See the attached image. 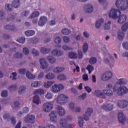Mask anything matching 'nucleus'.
Wrapping results in <instances>:
<instances>
[{
    "label": "nucleus",
    "instance_id": "nucleus-34",
    "mask_svg": "<svg viewBox=\"0 0 128 128\" xmlns=\"http://www.w3.org/2000/svg\"><path fill=\"white\" fill-rule=\"evenodd\" d=\"M96 62H98V59L96 57H91L89 60L90 64H96Z\"/></svg>",
    "mask_w": 128,
    "mask_h": 128
},
{
    "label": "nucleus",
    "instance_id": "nucleus-22",
    "mask_svg": "<svg viewBox=\"0 0 128 128\" xmlns=\"http://www.w3.org/2000/svg\"><path fill=\"white\" fill-rule=\"evenodd\" d=\"M104 20L102 18H100V20H98L95 24L96 28H100V26H102V24H104Z\"/></svg>",
    "mask_w": 128,
    "mask_h": 128
},
{
    "label": "nucleus",
    "instance_id": "nucleus-13",
    "mask_svg": "<svg viewBox=\"0 0 128 128\" xmlns=\"http://www.w3.org/2000/svg\"><path fill=\"white\" fill-rule=\"evenodd\" d=\"M118 104L120 108H126L128 106V102L126 100H120L118 102Z\"/></svg>",
    "mask_w": 128,
    "mask_h": 128
},
{
    "label": "nucleus",
    "instance_id": "nucleus-35",
    "mask_svg": "<svg viewBox=\"0 0 128 128\" xmlns=\"http://www.w3.org/2000/svg\"><path fill=\"white\" fill-rule=\"evenodd\" d=\"M30 52H32V54H34V56H40V52H38V50H36L34 48H32L31 49V51Z\"/></svg>",
    "mask_w": 128,
    "mask_h": 128
},
{
    "label": "nucleus",
    "instance_id": "nucleus-21",
    "mask_svg": "<svg viewBox=\"0 0 128 128\" xmlns=\"http://www.w3.org/2000/svg\"><path fill=\"white\" fill-rule=\"evenodd\" d=\"M102 92L108 96H114V92L110 89L104 90Z\"/></svg>",
    "mask_w": 128,
    "mask_h": 128
},
{
    "label": "nucleus",
    "instance_id": "nucleus-19",
    "mask_svg": "<svg viewBox=\"0 0 128 128\" xmlns=\"http://www.w3.org/2000/svg\"><path fill=\"white\" fill-rule=\"evenodd\" d=\"M4 30H10L11 32H14L16 30V26L14 25L7 24L4 26Z\"/></svg>",
    "mask_w": 128,
    "mask_h": 128
},
{
    "label": "nucleus",
    "instance_id": "nucleus-6",
    "mask_svg": "<svg viewBox=\"0 0 128 128\" xmlns=\"http://www.w3.org/2000/svg\"><path fill=\"white\" fill-rule=\"evenodd\" d=\"M36 120V116L32 114H28L24 117V122L27 124H34Z\"/></svg>",
    "mask_w": 128,
    "mask_h": 128
},
{
    "label": "nucleus",
    "instance_id": "nucleus-3",
    "mask_svg": "<svg viewBox=\"0 0 128 128\" xmlns=\"http://www.w3.org/2000/svg\"><path fill=\"white\" fill-rule=\"evenodd\" d=\"M116 6L121 10H126L128 8V0H117L116 2Z\"/></svg>",
    "mask_w": 128,
    "mask_h": 128
},
{
    "label": "nucleus",
    "instance_id": "nucleus-8",
    "mask_svg": "<svg viewBox=\"0 0 128 128\" xmlns=\"http://www.w3.org/2000/svg\"><path fill=\"white\" fill-rule=\"evenodd\" d=\"M112 76V72H106L101 77L102 80H110Z\"/></svg>",
    "mask_w": 128,
    "mask_h": 128
},
{
    "label": "nucleus",
    "instance_id": "nucleus-60",
    "mask_svg": "<svg viewBox=\"0 0 128 128\" xmlns=\"http://www.w3.org/2000/svg\"><path fill=\"white\" fill-rule=\"evenodd\" d=\"M26 68H20L18 70V72L20 74H26Z\"/></svg>",
    "mask_w": 128,
    "mask_h": 128
},
{
    "label": "nucleus",
    "instance_id": "nucleus-29",
    "mask_svg": "<svg viewBox=\"0 0 128 128\" xmlns=\"http://www.w3.org/2000/svg\"><path fill=\"white\" fill-rule=\"evenodd\" d=\"M26 77L28 78H29V80H34V78H36V76H34V74L28 71L26 72Z\"/></svg>",
    "mask_w": 128,
    "mask_h": 128
},
{
    "label": "nucleus",
    "instance_id": "nucleus-47",
    "mask_svg": "<svg viewBox=\"0 0 128 128\" xmlns=\"http://www.w3.org/2000/svg\"><path fill=\"white\" fill-rule=\"evenodd\" d=\"M17 42L20 44H24L26 42V38L24 37H21L17 39Z\"/></svg>",
    "mask_w": 128,
    "mask_h": 128
},
{
    "label": "nucleus",
    "instance_id": "nucleus-27",
    "mask_svg": "<svg viewBox=\"0 0 128 128\" xmlns=\"http://www.w3.org/2000/svg\"><path fill=\"white\" fill-rule=\"evenodd\" d=\"M40 51L41 54H48L50 52V49L42 47L40 49Z\"/></svg>",
    "mask_w": 128,
    "mask_h": 128
},
{
    "label": "nucleus",
    "instance_id": "nucleus-59",
    "mask_svg": "<svg viewBox=\"0 0 128 128\" xmlns=\"http://www.w3.org/2000/svg\"><path fill=\"white\" fill-rule=\"evenodd\" d=\"M62 48L64 50H72V48L66 46L64 45L62 46Z\"/></svg>",
    "mask_w": 128,
    "mask_h": 128
},
{
    "label": "nucleus",
    "instance_id": "nucleus-2",
    "mask_svg": "<svg viewBox=\"0 0 128 128\" xmlns=\"http://www.w3.org/2000/svg\"><path fill=\"white\" fill-rule=\"evenodd\" d=\"M110 18H118V22L119 24H124L126 20V16L124 14L120 15V11L116 9H112L109 12Z\"/></svg>",
    "mask_w": 128,
    "mask_h": 128
},
{
    "label": "nucleus",
    "instance_id": "nucleus-55",
    "mask_svg": "<svg viewBox=\"0 0 128 128\" xmlns=\"http://www.w3.org/2000/svg\"><path fill=\"white\" fill-rule=\"evenodd\" d=\"M74 106H76V104L74 102H70L69 104V108L72 112H74Z\"/></svg>",
    "mask_w": 128,
    "mask_h": 128
},
{
    "label": "nucleus",
    "instance_id": "nucleus-36",
    "mask_svg": "<svg viewBox=\"0 0 128 128\" xmlns=\"http://www.w3.org/2000/svg\"><path fill=\"white\" fill-rule=\"evenodd\" d=\"M12 4H7L5 5V8L7 12H10L12 10Z\"/></svg>",
    "mask_w": 128,
    "mask_h": 128
},
{
    "label": "nucleus",
    "instance_id": "nucleus-14",
    "mask_svg": "<svg viewBox=\"0 0 128 128\" xmlns=\"http://www.w3.org/2000/svg\"><path fill=\"white\" fill-rule=\"evenodd\" d=\"M92 108H88L87 112H86L85 114L83 116V118L84 120L88 122L90 120V116H91L92 113Z\"/></svg>",
    "mask_w": 128,
    "mask_h": 128
},
{
    "label": "nucleus",
    "instance_id": "nucleus-23",
    "mask_svg": "<svg viewBox=\"0 0 128 128\" xmlns=\"http://www.w3.org/2000/svg\"><path fill=\"white\" fill-rule=\"evenodd\" d=\"M20 6V0H14L12 2V6L14 8H18Z\"/></svg>",
    "mask_w": 128,
    "mask_h": 128
},
{
    "label": "nucleus",
    "instance_id": "nucleus-26",
    "mask_svg": "<svg viewBox=\"0 0 128 128\" xmlns=\"http://www.w3.org/2000/svg\"><path fill=\"white\" fill-rule=\"evenodd\" d=\"M64 70V68L60 67H56L54 69V72L55 74H60Z\"/></svg>",
    "mask_w": 128,
    "mask_h": 128
},
{
    "label": "nucleus",
    "instance_id": "nucleus-12",
    "mask_svg": "<svg viewBox=\"0 0 128 128\" xmlns=\"http://www.w3.org/2000/svg\"><path fill=\"white\" fill-rule=\"evenodd\" d=\"M48 22V18L46 16H41L38 22V25L40 26H44Z\"/></svg>",
    "mask_w": 128,
    "mask_h": 128
},
{
    "label": "nucleus",
    "instance_id": "nucleus-48",
    "mask_svg": "<svg viewBox=\"0 0 128 128\" xmlns=\"http://www.w3.org/2000/svg\"><path fill=\"white\" fill-rule=\"evenodd\" d=\"M8 90H9L10 92H12V90H16V84H14L11 86H10L8 88Z\"/></svg>",
    "mask_w": 128,
    "mask_h": 128
},
{
    "label": "nucleus",
    "instance_id": "nucleus-39",
    "mask_svg": "<svg viewBox=\"0 0 128 128\" xmlns=\"http://www.w3.org/2000/svg\"><path fill=\"white\" fill-rule=\"evenodd\" d=\"M78 125L80 128L84 126V118L82 117H78Z\"/></svg>",
    "mask_w": 128,
    "mask_h": 128
},
{
    "label": "nucleus",
    "instance_id": "nucleus-54",
    "mask_svg": "<svg viewBox=\"0 0 128 128\" xmlns=\"http://www.w3.org/2000/svg\"><path fill=\"white\" fill-rule=\"evenodd\" d=\"M26 88V86H20V89H19V91H18V93L20 94H22V92H24V90H25Z\"/></svg>",
    "mask_w": 128,
    "mask_h": 128
},
{
    "label": "nucleus",
    "instance_id": "nucleus-37",
    "mask_svg": "<svg viewBox=\"0 0 128 128\" xmlns=\"http://www.w3.org/2000/svg\"><path fill=\"white\" fill-rule=\"evenodd\" d=\"M87 12L90 13L94 12V6L91 4L87 6Z\"/></svg>",
    "mask_w": 128,
    "mask_h": 128
},
{
    "label": "nucleus",
    "instance_id": "nucleus-11",
    "mask_svg": "<svg viewBox=\"0 0 128 128\" xmlns=\"http://www.w3.org/2000/svg\"><path fill=\"white\" fill-rule=\"evenodd\" d=\"M49 116H50V120L54 122H58V114H56V112L52 111L49 114Z\"/></svg>",
    "mask_w": 128,
    "mask_h": 128
},
{
    "label": "nucleus",
    "instance_id": "nucleus-17",
    "mask_svg": "<svg viewBox=\"0 0 128 128\" xmlns=\"http://www.w3.org/2000/svg\"><path fill=\"white\" fill-rule=\"evenodd\" d=\"M94 94L97 96V98H106V96L102 91L100 90H95L94 92Z\"/></svg>",
    "mask_w": 128,
    "mask_h": 128
},
{
    "label": "nucleus",
    "instance_id": "nucleus-18",
    "mask_svg": "<svg viewBox=\"0 0 128 128\" xmlns=\"http://www.w3.org/2000/svg\"><path fill=\"white\" fill-rule=\"evenodd\" d=\"M61 128H68V120L62 118L60 121Z\"/></svg>",
    "mask_w": 128,
    "mask_h": 128
},
{
    "label": "nucleus",
    "instance_id": "nucleus-9",
    "mask_svg": "<svg viewBox=\"0 0 128 128\" xmlns=\"http://www.w3.org/2000/svg\"><path fill=\"white\" fill-rule=\"evenodd\" d=\"M63 88H64V87L62 84H55L52 86V92H60V90H63Z\"/></svg>",
    "mask_w": 128,
    "mask_h": 128
},
{
    "label": "nucleus",
    "instance_id": "nucleus-50",
    "mask_svg": "<svg viewBox=\"0 0 128 128\" xmlns=\"http://www.w3.org/2000/svg\"><path fill=\"white\" fill-rule=\"evenodd\" d=\"M52 94L50 92H47V94L46 95L45 98L46 100H51L52 98Z\"/></svg>",
    "mask_w": 128,
    "mask_h": 128
},
{
    "label": "nucleus",
    "instance_id": "nucleus-62",
    "mask_svg": "<svg viewBox=\"0 0 128 128\" xmlns=\"http://www.w3.org/2000/svg\"><path fill=\"white\" fill-rule=\"evenodd\" d=\"M11 122L12 124L14 126L16 124V117H12L11 118Z\"/></svg>",
    "mask_w": 128,
    "mask_h": 128
},
{
    "label": "nucleus",
    "instance_id": "nucleus-52",
    "mask_svg": "<svg viewBox=\"0 0 128 128\" xmlns=\"http://www.w3.org/2000/svg\"><path fill=\"white\" fill-rule=\"evenodd\" d=\"M86 70H88L89 74H90L94 70V66L92 65H88L86 67Z\"/></svg>",
    "mask_w": 128,
    "mask_h": 128
},
{
    "label": "nucleus",
    "instance_id": "nucleus-49",
    "mask_svg": "<svg viewBox=\"0 0 128 128\" xmlns=\"http://www.w3.org/2000/svg\"><path fill=\"white\" fill-rule=\"evenodd\" d=\"M30 11L29 10H26L21 14L22 16H28L30 14Z\"/></svg>",
    "mask_w": 128,
    "mask_h": 128
},
{
    "label": "nucleus",
    "instance_id": "nucleus-38",
    "mask_svg": "<svg viewBox=\"0 0 128 128\" xmlns=\"http://www.w3.org/2000/svg\"><path fill=\"white\" fill-rule=\"evenodd\" d=\"M40 16V12L38 11H36L33 12L30 16L31 18H38Z\"/></svg>",
    "mask_w": 128,
    "mask_h": 128
},
{
    "label": "nucleus",
    "instance_id": "nucleus-64",
    "mask_svg": "<svg viewBox=\"0 0 128 128\" xmlns=\"http://www.w3.org/2000/svg\"><path fill=\"white\" fill-rule=\"evenodd\" d=\"M124 48H126V50H128V42H126L122 44Z\"/></svg>",
    "mask_w": 128,
    "mask_h": 128
},
{
    "label": "nucleus",
    "instance_id": "nucleus-5",
    "mask_svg": "<svg viewBox=\"0 0 128 128\" xmlns=\"http://www.w3.org/2000/svg\"><path fill=\"white\" fill-rule=\"evenodd\" d=\"M68 100V97L66 96L64 94H60L58 96L56 102L57 104H66Z\"/></svg>",
    "mask_w": 128,
    "mask_h": 128
},
{
    "label": "nucleus",
    "instance_id": "nucleus-20",
    "mask_svg": "<svg viewBox=\"0 0 128 128\" xmlns=\"http://www.w3.org/2000/svg\"><path fill=\"white\" fill-rule=\"evenodd\" d=\"M57 112L60 116H64L66 114V111L64 110V108L60 106L58 107Z\"/></svg>",
    "mask_w": 128,
    "mask_h": 128
},
{
    "label": "nucleus",
    "instance_id": "nucleus-16",
    "mask_svg": "<svg viewBox=\"0 0 128 128\" xmlns=\"http://www.w3.org/2000/svg\"><path fill=\"white\" fill-rule=\"evenodd\" d=\"M118 120L122 124H124V122H126V116L122 112H119L118 115Z\"/></svg>",
    "mask_w": 128,
    "mask_h": 128
},
{
    "label": "nucleus",
    "instance_id": "nucleus-31",
    "mask_svg": "<svg viewBox=\"0 0 128 128\" xmlns=\"http://www.w3.org/2000/svg\"><path fill=\"white\" fill-rule=\"evenodd\" d=\"M33 102L36 104H38L40 102V96H36L33 98Z\"/></svg>",
    "mask_w": 128,
    "mask_h": 128
},
{
    "label": "nucleus",
    "instance_id": "nucleus-32",
    "mask_svg": "<svg viewBox=\"0 0 128 128\" xmlns=\"http://www.w3.org/2000/svg\"><path fill=\"white\" fill-rule=\"evenodd\" d=\"M26 36H32L35 34L34 32L32 30H28L24 32Z\"/></svg>",
    "mask_w": 128,
    "mask_h": 128
},
{
    "label": "nucleus",
    "instance_id": "nucleus-53",
    "mask_svg": "<svg viewBox=\"0 0 128 128\" xmlns=\"http://www.w3.org/2000/svg\"><path fill=\"white\" fill-rule=\"evenodd\" d=\"M22 53L16 52L14 54L15 58H22Z\"/></svg>",
    "mask_w": 128,
    "mask_h": 128
},
{
    "label": "nucleus",
    "instance_id": "nucleus-44",
    "mask_svg": "<svg viewBox=\"0 0 128 128\" xmlns=\"http://www.w3.org/2000/svg\"><path fill=\"white\" fill-rule=\"evenodd\" d=\"M88 44L86 42L82 46L83 52L86 53L88 52Z\"/></svg>",
    "mask_w": 128,
    "mask_h": 128
},
{
    "label": "nucleus",
    "instance_id": "nucleus-15",
    "mask_svg": "<svg viewBox=\"0 0 128 128\" xmlns=\"http://www.w3.org/2000/svg\"><path fill=\"white\" fill-rule=\"evenodd\" d=\"M102 108L106 112H110V110H112V109L114 108V104H104Z\"/></svg>",
    "mask_w": 128,
    "mask_h": 128
},
{
    "label": "nucleus",
    "instance_id": "nucleus-56",
    "mask_svg": "<svg viewBox=\"0 0 128 128\" xmlns=\"http://www.w3.org/2000/svg\"><path fill=\"white\" fill-rule=\"evenodd\" d=\"M22 52L24 54H26V56H28V54H30V50H28V48H24L22 49Z\"/></svg>",
    "mask_w": 128,
    "mask_h": 128
},
{
    "label": "nucleus",
    "instance_id": "nucleus-25",
    "mask_svg": "<svg viewBox=\"0 0 128 128\" xmlns=\"http://www.w3.org/2000/svg\"><path fill=\"white\" fill-rule=\"evenodd\" d=\"M62 34H64L65 36H68L72 32V31L70 30H68V28H64L61 30Z\"/></svg>",
    "mask_w": 128,
    "mask_h": 128
},
{
    "label": "nucleus",
    "instance_id": "nucleus-58",
    "mask_svg": "<svg viewBox=\"0 0 128 128\" xmlns=\"http://www.w3.org/2000/svg\"><path fill=\"white\" fill-rule=\"evenodd\" d=\"M54 42L56 44H60L62 42V40L60 36H58L54 38Z\"/></svg>",
    "mask_w": 128,
    "mask_h": 128
},
{
    "label": "nucleus",
    "instance_id": "nucleus-46",
    "mask_svg": "<svg viewBox=\"0 0 128 128\" xmlns=\"http://www.w3.org/2000/svg\"><path fill=\"white\" fill-rule=\"evenodd\" d=\"M6 18V12L3 10H0V20H4Z\"/></svg>",
    "mask_w": 128,
    "mask_h": 128
},
{
    "label": "nucleus",
    "instance_id": "nucleus-30",
    "mask_svg": "<svg viewBox=\"0 0 128 128\" xmlns=\"http://www.w3.org/2000/svg\"><path fill=\"white\" fill-rule=\"evenodd\" d=\"M54 84V81H48L46 83L44 84V86L46 88H48L52 86V84Z\"/></svg>",
    "mask_w": 128,
    "mask_h": 128
},
{
    "label": "nucleus",
    "instance_id": "nucleus-51",
    "mask_svg": "<svg viewBox=\"0 0 128 128\" xmlns=\"http://www.w3.org/2000/svg\"><path fill=\"white\" fill-rule=\"evenodd\" d=\"M8 94V90H3L1 93V96H2V98H6Z\"/></svg>",
    "mask_w": 128,
    "mask_h": 128
},
{
    "label": "nucleus",
    "instance_id": "nucleus-42",
    "mask_svg": "<svg viewBox=\"0 0 128 128\" xmlns=\"http://www.w3.org/2000/svg\"><path fill=\"white\" fill-rule=\"evenodd\" d=\"M44 94V90L39 89L34 91V94Z\"/></svg>",
    "mask_w": 128,
    "mask_h": 128
},
{
    "label": "nucleus",
    "instance_id": "nucleus-1",
    "mask_svg": "<svg viewBox=\"0 0 128 128\" xmlns=\"http://www.w3.org/2000/svg\"><path fill=\"white\" fill-rule=\"evenodd\" d=\"M128 83V80L125 78H121L118 80L114 86L113 88L114 92H116L118 96H124L128 92V88L124 86H120L122 84H126Z\"/></svg>",
    "mask_w": 128,
    "mask_h": 128
},
{
    "label": "nucleus",
    "instance_id": "nucleus-61",
    "mask_svg": "<svg viewBox=\"0 0 128 128\" xmlns=\"http://www.w3.org/2000/svg\"><path fill=\"white\" fill-rule=\"evenodd\" d=\"M63 39H64V42H66V43L70 42V38L66 36H64L63 37Z\"/></svg>",
    "mask_w": 128,
    "mask_h": 128
},
{
    "label": "nucleus",
    "instance_id": "nucleus-57",
    "mask_svg": "<svg viewBox=\"0 0 128 128\" xmlns=\"http://www.w3.org/2000/svg\"><path fill=\"white\" fill-rule=\"evenodd\" d=\"M3 118L4 120H8L10 118V114L8 113H6L3 116Z\"/></svg>",
    "mask_w": 128,
    "mask_h": 128
},
{
    "label": "nucleus",
    "instance_id": "nucleus-10",
    "mask_svg": "<svg viewBox=\"0 0 128 128\" xmlns=\"http://www.w3.org/2000/svg\"><path fill=\"white\" fill-rule=\"evenodd\" d=\"M40 68L42 70H46L48 68V64L46 62V60L44 58H41L40 60Z\"/></svg>",
    "mask_w": 128,
    "mask_h": 128
},
{
    "label": "nucleus",
    "instance_id": "nucleus-4",
    "mask_svg": "<svg viewBox=\"0 0 128 128\" xmlns=\"http://www.w3.org/2000/svg\"><path fill=\"white\" fill-rule=\"evenodd\" d=\"M128 28V22H126L122 27V31H119L118 33V38L120 40H122L124 38V32H126Z\"/></svg>",
    "mask_w": 128,
    "mask_h": 128
},
{
    "label": "nucleus",
    "instance_id": "nucleus-43",
    "mask_svg": "<svg viewBox=\"0 0 128 128\" xmlns=\"http://www.w3.org/2000/svg\"><path fill=\"white\" fill-rule=\"evenodd\" d=\"M112 22L110 21H108L107 23L104 24V30H108L110 28V24Z\"/></svg>",
    "mask_w": 128,
    "mask_h": 128
},
{
    "label": "nucleus",
    "instance_id": "nucleus-24",
    "mask_svg": "<svg viewBox=\"0 0 128 128\" xmlns=\"http://www.w3.org/2000/svg\"><path fill=\"white\" fill-rule=\"evenodd\" d=\"M52 54L53 56H62V50H54L52 52Z\"/></svg>",
    "mask_w": 128,
    "mask_h": 128
},
{
    "label": "nucleus",
    "instance_id": "nucleus-28",
    "mask_svg": "<svg viewBox=\"0 0 128 128\" xmlns=\"http://www.w3.org/2000/svg\"><path fill=\"white\" fill-rule=\"evenodd\" d=\"M32 88H38L40 86V82L38 80L34 81L31 84Z\"/></svg>",
    "mask_w": 128,
    "mask_h": 128
},
{
    "label": "nucleus",
    "instance_id": "nucleus-41",
    "mask_svg": "<svg viewBox=\"0 0 128 128\" xmlns=\"http://www.w3.org/2000/svg\"><path fill=\"white\" fill-rule=\"evenodd\" d=\"M47 60H49L50 64H54V62H56V58L52 56H48L47 57Z\"/></svg>",
    "mask_w": 128,
    "mask_h": 128
},
{
    "label": "nucleus",
    "instance_id": "nucleus-63",
    "mask_svg": "<svg viewBox=\"0 0 128 128\" xmlns=\"http://www.w3.org/2000/svg\"><path fill=\"white\" fill-rule=\"evenodd\" d=\"M84 55L82 54V52L80 50L78 51V58L79 59L82 58Z\"/></svg>",
    "mask_w": 128,
    "mask_h": 128
},
{
    "label": "nucleus",
    "instance_id": "nucleus-45",
    "mask_svg": "<svg viewBox=\"0 0 128 128\" xmlns=\"http://www.w3.org/2000/svg\"><path fill=\"white\" fill-rule=\"evenodd\" d=\"M46 78H47V80H52V78H54V74L52 73H49L46 76Z\"/></svg>",
    "mask_w": 128,
    "mask_h": 128
},
{
    "label": "nucleus",
    "instance_id": "nucleus-40",
    "mask_svg": "<svg viewBox=\"0 0 128 128\" xmlns=\"http://www.w3.org/2000/svg\"><path fill=\"white\" fill-rule=\"evenodd\" d=\"M57 78L59 80H64L66 79V76L64 74H59Z\"/></svg>",
    "mask_w": 128,
    "mask_h": 128
},
{
    "label": "nucleus",
    "instance_id": "nucleus-33",
    "mask_svg": "<svg viewBox=\"0 0 128 128\" xmlns=\"http://www.w3.org/2000/svg\"><path fill=\"white\" fill-rule=\"evenodd\" d=\"M68 54L70 58H78V54L76 52H70Z\"/></svg>",
    "mask_w": 128,
    "mask_h": 128
},
{
    "label": "nucleus",
    "instance_id": "nucleus-7",
    "mask_svg": "<svg viewBox=\"0 0 128 128\" xmlns=\"http://www.w3.org/2000/svg\"><path fill=\"white\" fill-rule=\"evenodd\" d=\"M54 108V105L50 102H46L44 104L43 112H49Z\"/></svg>",
    "mask_w": 128,
    "mask_h": 128
}]
</instances>
